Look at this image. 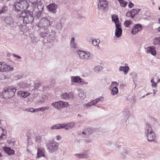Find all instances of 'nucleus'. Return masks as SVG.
Listing matches in <instances>:
<instances>
[{
	"label": "nucleus",
	"mask_w": 160,
	"mask_h": 160,
	"mask_svg": "<svg viewBox=\"0 0 160 160\" xmlns=\"http://www.w3.org/2000/svg\"><path fill=\"white\" fill-rule=\"evenodd\" d=\"M103 99V98L102 97H101L98 98H97L95 100H93L94 102H95V104L98 102L100 101H102Z\"/></svg>",
	"instance_id": "obj_43"
},
{
	"label": "nucleus",
	"mask_w": 160,
	"mask_h": 160,
	"mask_svg": "<svg viewBox=\"0 0 160 160\" xmlns=\"http://www.w3.org/2000/svg\"><path fill=\"white\" fill-rule=\"evenodd\" d=\"M55 32L51 31L49 34L41 33V35L43 37H45L46 36L48 37V39L49 41V42H50L55 39Z\"/></svg>",
	"instance_id": "obj_14"
},
{
	"label": "nucleus",
	"mask_w": 160,
	"mask_h": 160,
	"mask_svg": "<svg viewBox=\"0 0 160 160\" xmlns=\"http://www.w3.org/2000/svg\"><path fill=\"white\" fill-rule=\"evenodd\" d=\"M153 43L154 45H160V37L155 38L154 40Z\"/></svg>",
	"instance_id": "obj_36"
},
{
	"label": "nucleus",
	"mask_w": 160,
	"mask_h": 160,
	"mask_svg": "<svg viewBox=\"0 0 160 160\" xmlns=\"http://www.w3.org/2000/svg\"><path fill=\"white\" fill-rule=\"evenodd\" d=\"M115 35L117 38L120 37L122 34V30L121 24L117 25L116 24Z\"/></svg>",
	"instance_id": "obj_15"
},
{
	"label": "nucleus",
	"mask_w": 160,
	"mask_h": 160,
	"mask_svg": "<svg viewBox=\"0 0 160 160\" xmlns=\"http://www.w3.org/2000/svg\"><path fill=\"white\" fill-rule=\"evenodd\" d=\"M69 94L66 93H64L61 95V98H62L63 99H67V98H69Z\"/></svg>",
	"instance_id": "obj_37"
},
{
	"label": "nucleus",
	"mask_w": 160,
	"mask_h": 160,
	"mask_svg": "<svg viewBox=\"0 0 160 160\" xmlns=\"http://www.w3.org/2000/svg\"><path fill=\"white\" fill-rule=\"evenodd\" d=\"M151 93H150V92H148L147 93L146 95H144L143 96V97H145V96H147L148 95H150V94H151Z\"/></svg>",
	"instance_id": "obj_64"
},
{
	"label": "nucleus",
	"mask_w": 160,
	"mask_h": 160,
	"mask_svg": "<svg viewBox=\"0 0 160 160\" xmlns=\"http://www.w3.org/2000/svg\"><path fill=\"white\" fill-rule=\"evenodd\" d=\"M29 94L26 92H22V96L23 98H26L28 96H29Z\"/></svg>",
	"instance_id": "obj_45"
},
{
	"label": "nucleus",
	"mask_w": 160,
	"mask_h": 160,
	"mask_svg": "<svg viewBox=\"0 0 160 160\" xmlns=\"http://www.w3.org/2000/svg\"><path fill=\"white\" fill-rule=\"evenodd\" d=\"M119 85V83L116 82H112L111 85L113 87H116Z\"/></svg>",
	"instance_id": "obj_49"
},
{
	"label": "nucleus",
	"mask_w": 160,
	"mask_h": 160,
	"mask_svg": "<svg viewBox=\"0 0 160 160\" xmlns=\"http://www.w3.org/2000/svg\"><path fill=\"white\" fill-rule=\"evenodd\" d=\"M75 125V123L74 122H71V127H73Z\"/></svg>",
	"instance_id": "obj_63"
},
{
	"label": "nucleus",
	"mask_w": 160,
	"mask_h": 160,
	"mask_svg": "<svg viewBox=\"0 0 160 160\" xmlns=\"http://www.w3.org/2000/svg\"><path fill=\"white\" fill-rule=\"evenodd\" d=\"M80 72L85 75H87L89 73V70L87 68L83 67L80 69Z\"/></svg>",
	"instance_id": "obj_27"
},
{
	"label": "nucleus",
	"mask_w": 160,
	"mask_h": 160,
	"mask_svg": "<svg viewBox=\"0 0 160 160\" xmlns=\"http://www.w3.org/2000/svg\"><path fill=\"white\" fill-rule=\"evenodd\" d=\"M102 67L100 66H96L94 67L93 69L94 72L96 73H99L102 70Z\"/></svg>",
	"instance_id": "obj_30"
},
{
	"label": "nucleus",
	"mask_w": 160,
	"mask_h": 160,
	"mask_svg": "<svg viewBox=\"0 0 160 160\" xmlns=\"http://www.w3.org/2000/svg\"><path fill=\"white\" fill-rule=\"evenodd\" d=\"M62 139L60 135H58L56 137V140L57 141H59L60 139Z\"/></svg>",
	"instance_id": "obj_58"
},
{
	"label": "nucleus",
	"mask_w": 160,
	"mask_h": 160,
	"mask_svg": "<svg viewBox=\"0 0 160 160\" xmlns=\"http://www.w3.org/2000/svg\"><path fill=\"white\" fill-rule=\"evenodd\" d=\"M78 91H79L78 94L80 98L82 99H84L86 98V95L83 90L81 88H79Z\"/></svg>",
	"instance_id": "obj_21"
},
{
	"label": "nucleus",
	"mask_w": 160,
	"mask_h": 160,
	"mask_svg": "<svg viewBox=\"0 0 160 160\" xmlns=\"http://www.w3.org/2000/svg\"><path fill=\"white\" fill-rule=\"evenodd\" d=\"M151 82L152 83V87H155L157 86V83L154 82V79H152L151 80Z\"/></svg>",
	"instance_id": "obj_46"
},
{
	"label": "nucleus",
	"mask_w": 160,
	"mask_h": 160,
	"mask_svg": "<svg viewBox=\"0 0 160 160\" xmlns=\"http://www.w3.org/2000/svg\"><path fill=\"white\" fill-rule=\"evenodd\" d=\"M75 39V38L74 37L71 38V44L72 42H74Z\"/></svg>",
	"instance_id": "obj_59"
},
{
	"label": "nucleus",
	"mask_w": 160,
	"mask_h": 160,
	"mask_svg": "<svg viewBox=\"0 0 160 160\" xmlns=\"http://www.w3.org/2000/svg\"><path fill=\"white\" fill-rule=\"evenodd\" d=\"M79 83H80V84L81 85H87L88 83L85 82L82 79L80 78Z\"/></svg>",
	"instance_id": "obj_47"
},
{
	"label": "nucleus",
	"mask_w": 160,
	"mask_h": 160,
	"mask_svg": "<svg viewBox=\"0 0 160 160\" xmlns=\"http://www.w3.org/2000/svg\"><path fill=\"white\" fill-rule=\"evenodd\" d=\"M25 110L28 112H36V109H34L32 108H27L25 109Z\"/></svg>",
	"instance_id": "obj_39"
},
{
	"label": "nucleus",
	"mask_w": 160,
	"mask_h": 160,
	"mask_svg": "<svg viewBox=\"0 0 160 160\" xmlns=\"http://www.w3.org/2000/svg\"><path fill=\"white\" fill-rule=\"evenodd\" d=\"M13 6L16 11L22 12L28 9L29 4L27 0H21L15 2Z\"/></svg>",
	"instance_id": "obj_3"
},
{
	"label": "nucleus",
	"mask_w": 160,
	"mask_h": 160,
	"mask_svg": "<svg viewBox=\"0 0 160 160\" xmlns=\"http://www.w3.org/2000/svg\"><path fill=\"white\" fill-rule=\"evenodd\" d=\"M22 91H19L17 92V94L18 95H22Z\"/></svg>",
	"instance_id": "obj_60"
},
{
	"label": "nucleus",
	"mask_w": 160,
	"mask_h": 160,
	"mask_svg": "<svg viewBox=\"0 0 160 160\" xmlns=\"http://www.w3.org/2000/svg\"><path fill=\"white\" fill-rule=\"evenodd\" d=\"M57 5L54 3L50 4L47 6V8L49 11L53 13H55L56 12V10L57 8Z\"/></svg>",
	"instance_id": "obj_17"
},
{
	"label": "nucleus",
	"mask_w": 160,
	"mask_h": 160,
	"mask_svg": "<svg viewBox=\"0 0 160 160\" xmlns=\"http://www.w3.org/2000/svg\"><path fill=\"white\" fill-rule=\"evenodd\" d=\"M78 54L80 59L85 61L88 60L92 58V54L88 52L79 50Z\"/></svg>",
	"instance_id": "obj_8"
},
{
	"label": "nucleus",
	"mask_w": 160,
	"mask_h": 160,
	"mask_svg": "<svg viewBox=\"0 0 160 160\" xmlns=\"http://www.w3.org/2000/svg\"><path fill=\"white\" fill-rule=\"evenodd\" d=\"M79 157L80 158H83L86 157V155L84 154H80L79 155Z\"/></svg>",
	"instance_id": "obj_57"
},
{
	"label": "nucleus",
	"mask_w": 160,
	"mask_h": 160,
	"mask_svg": "<svg viewBox=\"0 0 160 160\" xmlns=\"http://www.w3.org/2000/svg\"><path fill=\"white\" fill-rule=\"evenodd\" d=\"M16 90V88L8 87L4 88L2 92L1 95L4 98H10L14 96Z\"/></svg>",
	"instance_id": "obj_4"
},
{
	"label": "nucleus",
	"mask_w": 160,
	"mask_h": 160,
	"mask_svg": "<svg viewBox=\"0 0 160 160\" xmlns=\"http://www.w3.org/2000/svg\"><path fill=\"white\" fill-rule=\"evenodd\" d=\"M8 7L7 6H4L3 7L2 10H0V14L5 13L7 11Z\"/></svg>",
	"instance_id": "obj_38"
},
{
	"label": "nucleus",
	"mask_w": 160,
	"mask_h": 160,
	"mask_svg": "<svg viewBox=\"0 0 160 160\" xmlns=\"http://www.w3.org/2000/svg\"><path fill=\"white\" fill-rule=\"evenodd\" d=\"M111 90V94L113 95H116L118 92V89L117 87H113Z\"/></svg>",
	"instance_id": "obj_33"
},
{
	"label": "nucleus",
	"mask_w": 160,
	"mask_h": 160,
	"mask_svg": "<svg viewBox=\"0 0 160 160\" xmlns=\"http://www.w3.org/2000/svg\"><path fill=\"white\" fill-rule=\"evenodd\" d=\"M52 24V22L50 21L46 18H41L38 23V26L41 28L47 30L50 26Z\"/></svg>",
	"instance_id": "obj_6"
},
{
	"label": "nucleus",
	"mask_w": 160,
	"mask_h": 160,
	"mask_svg": "<svg viewBox=\"0 0 160 160\" xmlns=\"http://www.w3.org/2000/svg\"><path fill=\"white\" fill-rule=\"evenodd\" d=\"M131 116L130 112L128 110H126L122 112V118L124 121H126L128 118Z\"/></svg>",
	"instance_id": "obj_20"
},
{
	"label": "nucleus",
	"mask_w": 160,
	"mask_h": 160,
	"mask_svg": "<svg viewBox=\"0 0 160 160\" xmlns=\"http://www.w3.org/2000/svg\"><path fill=\"white\" fill-rule=\"evenodd\" d=\"M40 85V84L39 83H35L34 86V89H32V90H35L38 88Z\"/></svg>",
	"instance_id": "obj_48"
},
{
	"label": "nucleus",
	"mask_w": 160,
	"mask_h": 160,
	"mask_svg": "<svg viewBox=\"0 0 160 160\" xmlns=\"http://www.w3.org/2000/svg\"><path fill=\"white\" fill-rule=\"evenodd\" d=\"M146 52L147 53H151L153 56H155L157 54L156 48L153 46H150L146 48Z\"/></svg>",
	"instance_id": "obj_16"
},
{
	"label": "nucleus",
	"mask_w": 160,
	"mask_h": 160,
	"mask_svg": "<svg viewBox=\"0 0 160 160\" xmlns=\"http://www.w3.org/2000/svg\"><path fill=\"white\" fill-rule=\"evenodd\" d=\"M124 66H120L119 68V70L121 72H123L125 75L127 74L129 69V68L127 63L125 64Z\"/></svg>",
	"instance_id": "obj_18"
},
{
	"label": "nucleus",
	"mask_w": 160,
	"mask_h": 160,
	"mask_svg": "<svg viewBox=\"0 0 160 160\" xmlns=\"http://www.w3.org/2000/svg\"><path fill=\"white\" fill-rule=\"evenodd\" d=\"M95 104V102L94 101H92L88 103L86 105L87 106V107H90L92 105H94Z\"/></svg>",
	"instance_id": "obj_41"
},
{
	"label": "nucleus",
	"mask_w": 160,
	"mask_h": 160,
	"mask_svg": "<svg viewBox=\"0 0 160 160\" xmlns=\"http://www.w3.org/2000/svg\"><path fill=\"white\" fill-rule=\"evenodd\" d=\"M135 15V13L131 14L130 17H131L132 18H133L134 17Z\"/></svg>",
	"instance_id": "obj_62"
},
{
	"label": "nucleus",
	"mask_w": 160,
	"mask_h": 160,
	"mask_svg": "<svg viewBox=\"0 0 160 160\" xmlns=\"http://www.w3.org/2000/svg\"><path fill=\"white\" fill-rule=\"evenodd\" d=\"M20 87L22 88H27V86H26L25 84V83H21L19 84Z\"/></svg>",
	"instance_id": "obj_52"
},
{
	"label": "nucleus",
	"mask_w": 160,
	"mask_h": 160,
	"mask_svg": "<svg viewBox=\"0 0 160 160\" xmlns=\"http://www.w3.org/2000/svg\"><path fill=\"white\" fill-rule=\"evenodd\" d=\"M4 21L7 26H9L12 28H14L16 27L13 19L11 17H6L4 19Z\"/></svg>",
	"instance_id": "obj_12"
},
{
	"label": "nucleus",
	"mask_w": 160,
	"mask_h": 160,
	"mask_svg": "<svg viewBox=\"0 0 160 160\" xmlns=\"http://www.w3.org/2000/svg\"><path fill=\"white\" fill-rule=\"evenodd\" d=\"M134 6V4L131 2H130L129 3L128 7L129 8H131L133 7Z\"/></svg>",
	"instance_id": "obj_56"
},
{
	"label": "nucleus",
	"mask_w": 160,
	"mask_h": 160,
	"mask_svg": "<svg viewBox=\"0 0 160 160\" xmlns=\"http://www.w3.org/2000/svg\"><path fill=\"white\" fill-rule=\"evenodd\" d=\"M77 18L79 19H82L83 18V17L82 14L80 13H78L77 16Z\"/></svg>",
	"instance_id": "obj_53"
},
{
	"label": "nucleus",
	"mask_w": 160,
	"mask_h": 160,
	"mask_svg": "<svg viewBox=\"0 0 160 160\" xmlns=\"http://www.w3.org/2000/svg\"><path fill=\"white\" fill-rule=\"evenodd\" d=\"M44 156V153L42 148L38 147V148L37 153V158H40Z\"/></svg>",
	"instance_id": "obj_25"
},
{
	"label": "nucleus",
	"mask_w": 160,
	"mask_h": 160,
	"mask_svg": "<svg viewBox=\"0 0 160 160\" xmlns=\"http://www.w3.org/2000/svg\"><path fill=\"white\" fill-rule=\"evenodd\" d=\"M3 149L5 152L9 155H12L15 153V151L8 147L3 148Z\"/></svg>",
	"instance_id": "obj_23"
},
{
	"label": "nucleus",
	"mask_w": 160,
	"mask_h": 160,
	"mask_svg": "<svg viewBox=\"0 0 160 160\" xmlns=\"http://www.w3.org/2000/svg\"><path fill=\"white\" fill-rule=\"evenodd\" d=\"M131 14H133V13L131 12V11L130 12H128L126 14L127 16L128 17H131Z\"/></svg>",
	"instance_id": "obj_54"
},
{
	"label": "nucleus",
	"mask_w": 160,
	"mask_h": 160,
	"mask_svg": "<svg viewBox=\"0 0 160 160\" xmlns=\"http://www.w3.org/2000/svg\"><path fill=\"white\" fill-rule=\"evenodd\" d=\"M132 21L130 20H126L124 22V25L125 27H128L131 24H132Z\"/></svg>",
	"instance_id": "obj_32"
},
{
	"label": "nucleus",
	"mask_w": 160,
	"mask_h": 160,
	"mask_svg": "<svg viewBox=\"0 0 160 160\" xmlns=\"http://www.w3.org/2000/svg\"><path fill=\"white\" fill-rule=\"evenodd\" d=\"M145 134L148 141L152 142L155 139V135L152 131V128L149 125H146L145 128Z\"/></svg>",
	"instance_id": "obj_5"
},
{
	"label": "nucleus",
	"mask_w": 160,
	"mask_h": 160,
	"mask_svg": "<svg viewBox=\"0 0 160 160\" xmlns=\"http://www.w3.org/2000/svg\"><path fill=\"white\" fill-rule=\"evenodd\" d=\"M142 29V27L140 24H136L133 28L131 31V33L133 34L137 33Z\"/></svg>",
	"instance_id": "obj_19"
},
{
	"label": "nucleus",
	"mask_w": 160,
	"mask_h": 160,
	"mask_svg": "<svg viewBox=\"0 0 160 160\" xmlns=\"http://www.w3.org/2000/svg\"><path fill=\"white\" fill-rule=\"evenodd\" d=\"M85 142H91V140L89 139H87L85 140Z\"/></svg>",
	"instance_id": "obj_61"
},
{
	"label": "nucleus",
	"mask_w": 160,
	"mask_h": 160,
	"mask_svg": "<svg viewBox=\"0 0 160 160\" xmlns=\"http://www.w3.org/2000/svg\"><path fill=\"white\" fill-rule=\"evenodd\" d=\"M92 130L90 128H87L84 129L82 132L79 133V135L82 137L87 138L92 133Z\"/></svg>",
	"instance_id": "obj_13"
},
{
	"label": "nucleus",
	"mask_w": 160,
	"mask_h": 160,
	"mask_svg": "<svg viewBox=\"0 0 160 160\" xmlns=\"http://www.w3.org/2000/svg\"><path fill=\"white\" fill-rule=\"evenodd\" d=\"M8 143L11 145H14V143L16 142L13 140H8Z\"/></svg>",
	"instance_id": "obj_50"
},
{
	"label": "nucleus",
	"mask_w": 160,
	"mask_h": 160,
	"mask_svg": "<svg viewBox=\"0 0 160 160\" xmlns=\"http://www.w3.org/2000/svg\"><path fill=\"white\" fill-rule=\"evenodd\" d=\"M49 108V107L46 106L44 107H42L38 108L36 109V112H38L40 111H43L45 110H48Z\"/></svg>",
	"instance_id": "obj_35"
},
{
	"label": "nucleus",
	"mask_w": 160,
	"mask_h": 160,
	"mask_svg": "<svg viewBox=\"0 0 160 160\" xmlns=\"http://www.w3.org/2000/svg\"><path fill=\"white\" fill-rule=\"evenodd\" d=\"M12 55L14 57L16 58L17 59H20L22 58L21 56L15 54H13Z\"/></svg>",
	"instance_id": "obj_55"
},
{
	"label": "nucleus",
	"mask_w": 160,
	"mask_h": 160,
	"mask_svg": "<svg viewBox=\"0 0 160 160\" xmlns=\"http://www.w3.org/2000/svg\"><path fill=\"white\" fill-rule=\"evenodd\" d=\"M13 68L10 65H7L4 62H0V72H5L12 71Z\"/></svg>",
	"instance_id": "obj_11"
},
{
	"label": "nucleus",
	"mask_w": 160,
	"mask_h": 160,
	"mask_svg": "<svg viewBox=\"0 0 160 160\" xmlns=\"http://www.w3.org/2000/svg\"><path fill=\"white\" fill-rule=\"evenodd\" d=\"M100 42V40L99 39H92V43L95 46H98V47Z\"/></svg>",
	"instance_id": "obj_34"
},
{
	"label": "nucleus",
	"mask_w": 160,
	"mask_h": 160,
	"mask_svg": "<svg viewBox=\"0 0 160 160\" xmlns=\"http://www.w3.org/2000/svg\"><path fill=\"white\" fill-rule=\"evenodd\" d=\"M32 4L33 8L32 13L35 17L38 18H41L42 11L43 9L44 5L40 1L38 2V0H28Z\"/></svg>",
	"instance_id": "obj_1"
},
{
	"label": "nucleus",
	"mask_w": 160,
	"mask_h": 160,
	"mask_svg": "<svg viewBox=\"0 0 160 160\" xmlns=\"http://www.w3.org/2000/svg\"><path fill=\"white\" fill-rule=\"evenodd\" d=\"M112 21H113L115 24V26L116 24L117 25H120V23H119V19L118 17L116 15L113 14L112 16Z\"/></svg>",
	"instance_id": "obj_26"
},
{
	"label": "nucleus",
	"mask_w": 160,
	"mask_h": 160,
	"mask_svg": "<svg viewBox=\"0 0 160 160\" xmlns=\"http://www.w3.org/2000/svg\"><path fill=\"white\" fill-rule=\"evenodd\" d=\"M18 20L21 23L28 24L32 22L34 18L30 12H23L20 13Z\"/></svg>",
	"instance_id": "obj_2"
},
{
	"label": "nucleus",
	"mask_w": 160,
	"mask_h": 160,
	"mask_svg": "<svg viewBox=\"0 0 160 160\" xmlns=\"http://www.w3.org/2000/svg\"><path fill=\"white\" fill-rule=\"evenodd\" d=\"M56 27L59 30L61 29L62 28V24L61 23L57 22L56 24Z\"/></svg>",
	"instance_id": "obj_40"
},
{
	"label": "nucleus",
	"mask_w": 160,
	"mask_h": 160,
	"mask_svg": "<svg viewBox=\"0 0 160 160\" xmlns=\"http://www.w3.org/2000/svg\"><path fill=\"white\" fill-rule=\"evenodd\" d=\"M59 144L56 141H51L47 144L48 149L51 152L57 150L58 148Z\"/></svg>",
	"instance_id": "obj_9"
},
{
	"label": "nucleus",
	"mask_w": 160,
	"mask_h": 160,
	"mask_svg": "<svg viewBox=\"0 0 160 160\" xmlns=\"http://www.w3.org/2000/svg\"><path fill=\"white\" fill-rule=\"evenodd\" d=\"M80 78H81L78 76L75 77H71V81L72 82L79 83Z\"/></svg>",
	"instance_id": "obj_31"
},
{
	"label": "nucleus",
	"mask_w": 160,
	"mask_h": 160,
	"mask_svg": "<svg viewBox=\"0 0 160 160\" xmlns=\"http://www.w3.org/2000/svg\"><path fill=\"white\" fill-rule=\"evenodd\" d=\"M62 123H58L50 127V129H62Z\"/></svg>",
	"instance_id": "obj_28"
},
{
	"label": "nucleus",
	"mask_w": 160,
	"mask_h": 160,
	"mask_svg": "<svg viewBox=\"0 0 160 160\" xmlns=\"http://www.w3.org/2000/svg\"><path fill=\"white\" fill-rule=\"evenodd\" d=\"M6 131L3 129L0 128V139L6 138Z\"/></svg>",
	"instance_id": "obj_24"
},
{
	"label": "nucleus",
	"mask_w": 160,
	"mask_h": 160,
	"mask_svg": "<svg viewBox=\"0 0 160 160\" xmlns=\"http://www.w3.org/2000/svg\"><path fill=\"white\" fill-rule=\"evenodd\" d=\"M140 11V9L136 8L134 9H132L131 11V12H132L133 13H135V14L136 13H138L139 11Z\"/></svg>",
	"instance_id": "obj_42"
},
{
	"label": "nucleus",
	"mask_w": 160,
	"mask_h": 160,
	"mask_svg": "<svg viewBox=\"0 0 160 160\" xmlns=\"http://www.w3.org/2000/svg\"><path fill=\"white\" fill-rule=\"evenodd\" d=\"M48 98V97L46 95H43L42 97V100H41L42 102H43L45 100H46Z\"/></svg>",
	"instance_id": "obj_51"
},
{
	"label": "nucleus",
	"mask_w": 160,
	"mask_h": 160,
	"mask_svg": "<svg viewBox=\"0 0 160 160\" xmlns=\"http://www.w3.org/2000/svg\"><path fill=\"white\" fill-rule=\"evenodd\" d=\"M77 44L75 42H72L71 44V47L72 48H76L77 47Z\"/></svg>",
	"instance_id": "obj_44"
},
{
	"label": "nucleus",
	"mask_w": 160,
	"mask_h": 160,
	"mask_svg": "<svg viewBox=\"0 0 160 160\" xmlns=\"http://www.w3.org/2000/svg\"><path fill=\"white\" fill-rule=\"evenodd\" d=\"M108 1L107 0H98V8L100 11H103L108 7Z\"/></svg>",
	"instance_id": "obj_10"
},
{
	"label": "nucleus",
	"mask_w": 160,
	"mask_h": 160,
	"mask_svg": "<svg viewBox=\"0 0 160 160\" xmlns=\"http://www.w3.org/2000/svg\"><path fill=\"white\" fill-rule=\"evenodd\" d=\"M121 157L122 158H125L128 154V151L124 148H122L120 150Z\"/></svg>",
	"instance_id": "obj_22"
},
{
	"label": "nucleus",
	"mask_w": 160,
	"mask_h": 160,
	"mask_svg": "<svg viewBox=\"0 0 160 160\" xmlns=\"http://www.w3.org/2000/svg\"><path fill=\"white\" fill-rule=\"evenodd\" d=\"M51 105L58 110H60L63 108L68 106L69 104L67 102L59 101L52 103Z\"/></svg>",
	"instance_id": "obj_7"
},
{
	"label": "nucleus",
	"mask_w": 160,
	"mask_h": 160,
	"mask_svg": "<svg viewBox=\"0 0 160 160\" xmlns=\"http://www.w3.org/2000/svg\"><path fill=\"white\" fill-rule=\"evenodd\" d=\"M70 127V123H62V129L64 128L66 130H68Z\"/></svg>",
	"instance_id": "obj_29"
}]
</instances>
